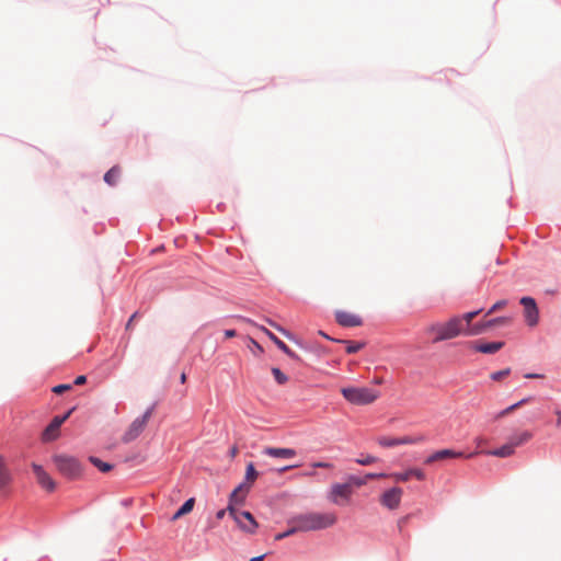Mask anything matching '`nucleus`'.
Returning a JSON list of instances; mask_svg holds the SVG:
<instances>
[{
	"instance_id": "23",
	"label": "nucleus",
	"mask_w": 561,
	"mask_h": 561,
	"mask_svg": "<svg viewBox=\"0 0 561 561\" xmlns=\"http://www.w3.org/2000/svg\"><path fill=\"white\" fill-rule=\"evenodd\" d=\"M194 504H195V500L193 497L185 501V503L174 513L171 520L174 522V520L181 518L182 516L188 514L190 512H192Z\"/></svg>"
},
{
	"instance_id": "24",
	"label": "nucleus",
	"mask_w": 561,
	"mask_h": 561,
	"mask_svg": "<svg viewBox=\"0 0 561 561\" xmlns=\"http://www.w3.org/2000/svg\"><path fill=\"white\" fill-rule=\"evenodd\" d=\"M121 176V168L115 165L113 168H111L104 175V181L111 185V186H114L118 179Z\"/></svg>"
},
{
	"instance_id": "38",
	"label": "nucleus",
	"mask_w": 561,
	"mask_h": 561,
	"mask_svg": "<svg viewBox=\"0 0 561 561\" xmlns=\"http://www.w3.org/2000/svg\"><path fill=\"white\" fill-rule=\"evenodd\" d=\"M71 389V385L69 383H62V385H58V386H55L53 388V392L56 393V394H61L68 390Z\"/></svg>"
},
{
	"instance_id": "53",
	"label": "nucleus",
	"mask_w": 561,
	"mask_h": 561,
	"mask_svg": "<svg viewBox=\"0 0 561 561\" xmlns=\"http://www.w3.org/2000/svg\"><path fill=\"white\" fill-rule=\"evenodd\" d=\"M237 453H238L237 447H232V449H231V456H232V457H234V456L237 455Z\"/></svg>"
},
{
	"instance_id": "39",
	"label": "nucleus",
	"mask_w": 561,
	"mask_h": 561,
	"mask_svg": "<svg viewBox=\"0 0 561 561\" xmlns=\"http://www.w3.org/2000/svg\"><path fill=\"white\" fill-rule=\"evenodd\" d=\"M409 471H410V476L416 478L417 480L422 481L425 479V473L421 469L411 468V469H409Z\"/></svg>"
},
{
	"instance_id": "2",
	"label": "nucleus",
	"mask_w": 561,
	"mask_h": 561,
	"mask_svg": "<svg viewBox=\"0 0 561 561\" xmlns=\"http://www.w3.org/2000/svg\"><path fill=\"white\" fill-rule=\"evenodd\" d=\"M481 312V310L470 311L465 313V320H466V335L472 336V335H479L484 332H486L489 329L508 324L511 322V319L507 317H497L488 321H482L478 323H472L473 319Z\"/></svg>"
},
{
	"instance_id": "16",
	"label": "nucleus",
	"mask_w": 561,
	"mask_h": 561,
	"mask_svg": "<svg viewBox=\"0 0 561 561\" xmlns=\"http://www.w3.org/2000/svg\"><path fill=\"white\" fill-rule=\"evenodd\" d=\"M263 454L273 458L291 459L297 453L293 448L265 447Z\"/></svg>"
},
{
	"instance_id": "19",
	"label": "nucleus",
	"mask_w": 561,
	"mask_h": 561,
	"mask_svg": "<svg viewBox=\"0 0 561 561\" xmlns=\"http://www.w3.org/2000/svg\"><path fill=\"white\" fill-rule=\"evenodd\" d=\"M514 453H515V447L511 440L500 448L486 451L488 455L495 456V457H502V458L510 457Z\"/></svg>"
},
{
	"instance_id": "1",
	"label": "nucleus",
	"mask_w": 561,
	"mask_h": 561,
	"mask_svg": "<svg viewBox=\"0 0 561 561\" xmlns=\"http://www.w3.org/2000/svg\"><path fill=\"white\" fill-rule=\"evenodd\" d=\"M296 523V529L299 531H313L333 526L336 523V516L333 513L310 512L293 517Z\"/></svg>"
},
{
	"instance_id": "57",
	"label": "nucleus",
	"mask_w": 561,
	"mask_h": 561,
	"mask_svg": "<svg viewBox=\"0 0 561 561\" xmlns=\"http://www.w3.org/2000/svg\"><path fill=\"white\" fill-rule=\"evenodd\" d=\"M374 381H375V383H378V385H379V383H381V382H382V379H381V378H376Z\"/></svg>"
},
{
	"instance_id": "31",
	"label": "nucleus",
	"mask_w": 561,
	"mask_h": 561,
	"mask_svg": "<svg viewBox=\"0 0 561 561\" xmlns=\"http://www.w3.org/2000/svg\"><path fill=\"white\" fill-rule=\"evenodd\" d=\"M272 374H273L275 380L277 381V383H279V385H284L288 380L287 376L280 369H278L276 367L272 368Z\"/></svg>"
},
{
	"instance_id": "47",
	"label": "nucleus",
	"mask_w": 561,
	"mask_h": 561,
	"mask_svg": "<svg viewBox=\"0 0 561 561\" xmlns=\"http://www.w3.org/2000/svg\"><path fill=\"white\" fill-rule=\"evenodd\" d=\"M525 378H528V379H541V378H543V375H540V374H526Z\"/></svg>"
},
{
	"instance_id": "52",
	"label": "nucleus",
	"mask_w": 561,
	"mask_h": 561,
	"mask_svg": "<svg viewBox=\"0 0 561 561\" xmlns=\"http://www.w3.org/2000/svg\"><path fill=\"white\" fill-rule=\"evenodd\" d=\"M483 442H484V439L482 437H477L476 438V443H477L478 446H480Z\"/></svg>"
},
{
	"instance_id": "3",
	"label": "nucleus",
	"mask_w": 561,
	"mask_h": 561,
	"mask_svg": "<svg viewBox=\"0 0 561 561\" xmlns=\"http://www.w3.org/2000/svg\"><path fill=\"white\" fill-rule=\"evenodd\" d=\"M341 393L352 404L365 405L375 402L380 392L368 387H344Z\"/></svg>"
},
{
	"instance_id": "12",
	"label": "nucleus",
	"mask_w": 561,
	"mask_h": 561,
	"mask_svg": "<svg viewBox=\"0 0 561 561\" xmlns=\"http://www.w3.org/2000/svg\"><path fill=\"white\" fill-rule=\"evenodd\" d=\"M32 468L38 484L46 491L53 492L56 489V482L53 478L39 465L33 463Z\"/></svg>"
},
{
	"instance_id": "7",
	"label": "nucleus",
	"mask_w": 561,
	"mask_h": 561,
	"mask_svg": "<svg viewBox=\"0 0 561 561\" xmlns=\"http://www.w3.org/2000/svg\"><path fill=\"white\" fill-rule=\"evenodd\" d=\"M352 493L351 483H334L330 489L328 499L333 504L344 505L350 501Z\"/></svg>"
},
{
	"instance_id": "45",
	"label": "nucleus",
	"mask_w": 561,
	"mask_h": 561,
	"mask_svg": "<svg viewBox=\"0 0 561 561\" xmlns=\"http://www.w3.org/2000/svg\"><path fill=\"white\" fill-rule=\"evenodd\" d=\"M85 381H87V377L84 375H80L75 379V385L81 386V385L85 383Z\"/></svg>"
},
{
	"instance_id": "50",
	"label": "nucleus",
	"mask_w": 561,
	"mask_h": 561,
	"mask_svg": "<svg viewBox=\"0 0 561 561\" xmlns=\"http://www.w3.org/2000/svg\"><path fill=\"white\" fill-rule=\"evenodd\" d=\"M225 514H226V510H220L217 512L216 517L218 519H221V518H224Z\"/></svg>"
},
{
	"instance_id": "8",
	"label": "nucleus",
	"mask_w": 561,
	"mask_h": 561,
	"mask_svg": "<svg viewBox=\"0 0 561 561\" xmlns=\"http://www.w3.org/2000/svg\"><path fill=\"white\" fill-rule=\"evenodd\" d=\"M443 325L445 329V336H447L448 340L455 339L460 334L466 335L467 327L465 314L453 317L448 321L444 322Z\"/></svg>"
},
{
	"instance_id": "22",
	"label": "nucleus",
	"mask_w": 561,
	"mask_h": 561,
	"mask_svg": "<svg viewBox=\"0 0 561 561\" xmlns=\"http://www.w3.org/2000/svg\"><path fill=\"white\" fill-rule=\"evenodd\" d=\"M476 454L477 453H471L469 455H465L461 451H455L453 449H442V450H438V455H439L440 460L451 459V458H461V457L471 458Z\"/></svg>"
},
{
	"instance_id": "46",
	"label": "nucleus",
	"mask_w": 561,
	"mask_h": 561,
	"mask_svg": "<svg viewBox=\"0 0 561 561\" xmlns=\"http://www.w3.org/2000/svg\"><path fill=\"white\" fill-rule=\"evenodd\" d=\"M137 314H138V312H135V313L129 318V320H128V321H127V323H126V330H130V329H131V327H133V322H134V320L136 319Z\"/></svg>"
},
{
	"instance_id": "40",
	"label": "nucleus",
	"mask_w": 561,
	"mask_h": 561,
	"mask_svg": "<svg viewBox=\"0 0 561 561\" xmlns=\"http://www.w3.org/2000/svg\"><path fill=\"white\" fill-rule=\"evenodd\" d=\"M271 327H273L274 329H276L277 331L282 332L284 335H286L287 337H290V334L284 329L282 328L280 325H278L276 322H274L273 320L271 319H266L265 320Z\"/></svg>"
},
{
	"instance_id": "29",
	"label": "nucleus",
	"mask_w": 561,
	"mask_h": 561,
	"mask_svg": "<svg viewBox=\"0 0 561 561\" xmlns=\"http://www.w3.org/2000/svg\"><path fill=\"white\" fill-rule=\"evenodd\" d=\"M289 524H290L291 527L288 530L284 531V533L277 534L275 536L276 540H282V539H284V538H286L288 536H291V535H294L296 533H299V530L296 529V523H294L293 518L289 520Z\"/></svg>"
},
{
	"instance_id": "56",
	"label": "nucleus",
	"mask_w": 561,
	"mask_h": 561,
	"mask_svg": "<svg viewBox=\"0 0 561 561\" xmlns=\"http://www.w3.org/2000/svg\"><path fill=\"white\" fill-rule=\"evenodd\" d=\"M319 334H321V335H322V336H324L325 339L331 340V337H330V336H328V335H327V333H324V332H322V331H320V332H319Z\"/></svg>"
},
{
	"instance_id": "54",
	"label": "nucleus",
	"mask_w": 561,
	"mask_h": 561,
	"mask_svg": "<svg viewBox=\"0 0 561 561\" xmlns=\"http://www.w3.org/2000/svg\"><path fill=\"white\" fill-rule=\"evenodd\" d=\"M295 467H296V466H286V467H284L283 469H280V472L286 471V470H289V469L295 468Z\"/></svg>"
},
{
	"instance_id": "44",
	"label": "nucleus",
	"mask_w": 561,
	"mask_h": 561,
	"mask_svg": "<svg viewBox=\"0 0 561 561\" xmlns=\"http://www.w3.org/2000/svg\"><path fill=\"white\" fill-rule=\"evenodd\" d=\"M251 344L254 346V354H261L263 353V347L253 339H250Z\"/></svg>"
},
{
	"instance_id": "17",
	"label": "nucleus",
	"mask_w": 561,
	"mask_h": 561,
	"mask_svg": "<svg viewBox=\"0 0 561 561\" xmlns=\"http://www.w3.org/2000/svg\"><path fill=\"white\" fill-rule=\"evenodd\" d=\"M425 333L427 335L433 336V343H438V342L448 340V337L445 336L444 325H443V323H439V322L428 325L425 329Z\"/></svg>"
},
{
	"instance_id": "27",
	"label": "nucleus",
	"mask_w": 561,
	"mask_h": 561,
	"mask_svg": "<svg viewBox=\"0 0 561 561\" xmlns=\"http://www.w3.org/2000/svg\"><path fill=\"white\" fill-rule=\"evenodd\" d=\"M336 342H341V340H335ZM342 343L347 344L346 352L348 354H354L360 351L364 346V342H352V341H342Z\"/></svg>"
},
{
	"instance_id": "36",
	"label": "nucleus",
	"mask_w": 561,
	"mask_h": 561,
	"mask_svg": "<svg viewBox=\"0 0 561 561\" xmlns=\"http://www.w3.org/2000/svg\"><path fill=\"white\" fill-rule=\"evenodd\" d=\"M346 483H351V488L353 485L362 486V485L366 484V479L365 478H358V477H355V476H351V477H348V481Z\"/></svg>"
},
{
	"instance_id": "20",
	"label": "nucleus",
	"mask_w": 561,
	"mask_h": 561,
	"mask_svg": "<svg viewBox=\"0 0 561 561\" xmlns=\"http://www.w3.org/2000/svg\"><path fill=\"white\" fill-rule=\"evenodd\" d=\"M247 493L248 488H245L243 484H240L231 493L229 505L233 506V504H242L244 502Z\"/></svg>"
},
{
	"instance_id": "51",
	"label": "nucleus",
	"mask_w": 561,
	"mask_h": 561,
	"mask_svg": "<svg viewBox=\"0 0 561 561\" xmlns=\"http://www.w3.org/2000/svg\"><path fill=\"white\" fill-rule=\"evenodd\" d=\"M264 559V556H259V557H254L252 559H250V561H263Z\"/></svg>"
},
{
	"instance_id": "49",
	"label": "nucleus",
	"mask_w": 561,
	"mask_h": 561,
	"mask_svg": "<svg viewBox=\"0 0 561 561\" xmlns=\"http://www.w3.org/2000/svg\"><path fill=\"white\" fill-rule=\"evenodd\" d=\"M556 415H557V426L561 427V411H557Z\"/></svg>"
},
{
	"instance_id": "48",
	"label": "nucleus",
	"mask_w": 561,
	"mask_h": 561,
	"mask_svg": "<svg viewBox=\"0 0 561 561\" xmlns=\"http://www.w3.org/2000/svg\"><path fill=\"white\" fill-rule=\"evenodd\" d=\"M237 335L236 331L234 330H226L225 331V336L227 339H231V337H234Z\"/></svg>"
},
{
	"instance_id": "55",
	"label": "nucleus",
	"mask_w": 561,
	"mask_h": 561,
	"mask_svg": "<svg viewBox=\"0 0 561 561\" xmlns=\"http://www.w3.org/2000/svg\"><path fill=\"white\" fill-rule=\"evenodd\" d=\"M185 381H186V375L182 374L181 375V382L184 383Z\"/></svg>"
},
{
	"instance_id": "35",
	"label": "nucleus",
	"mask_w": 561,
	"mask_h": 561,
	"mask_svg": "<svg viewBox=\"0 0 561 561\" xmlns=\"http://www.w3.org/2000/svg\"><path fill=\"white\" fill-rule=\"evenodd\" d=\"M378 459L374 456H370V455H366V456H362L359 458H357L355 461L358 463V465H362V466H368V465H371L374 462H376Z\"/></svg>"
},
{
	"instance_id": "34",
	"label": "nucleus",
	"mask_w": 561,
	"mask_h": 561,
	"mask_svg": "<svg viewBox=\"0 0 561 561\" xmlns=\"http://www.w3.org/2000/svg\"><path fill=\"white\" fill-rule=\"evenodd\" d=\"M510 373H511V369L505 368V369L492 373L490 375V378L494 381H500V380L504 379L505 377H507L510 375Z\"/></svg>"
},
{
	"instance_id": "18",
	"label": "nucleus",
	"mask_w": 561,
	"mask_h": 561,
	"mask_svg": "<svg viewBox=\"0 0 561 561\" xmlns=\"http://www.w3.org/2000/svg\"><path fill=\"white\" fill-rule=\"evenodd\" d=\"M11 483V474L3 459L0 457V492H5Z\"/></svg>"
},
{
	"instance_id": "15",
	"label": "nucleus",
	"mask_w": 561,
	"mask_h": 561,
	"mask_svg": "<svg viewBox=\"0 0 561 561\" xmlns=\"http://www.w3.org/2000/svg\"><path fill=\"white\" fill-rule=\"evenodd\" d=\"M469 344L471 348L483 354H494L504 346V342L501 341L490 343L470 342Z\"/></svg>"
},
{
	"instance_id": "13",
	"label": "nucleus",
	"mask_w": 561,
	"mask_h": 561,
	"mask_svg": "<svg viewBox=\"0 0 561 561\" xmlns=\"http://www.w3.org/2000/svg\"><path fill=\"white\" fill-rule=\"evenodd\" d=\"M335 321L345 328L360 327L363 324L359 316L343 310L335 311Z\"/></svg>"
},
{
	"instance_id": "37",
	"label": "nucleus",
	"mask_w": 561,
	"mask_h": 561,
	"mask_svg": "<svg viewBox=\"0 0 561 561\" xmlns=\"http://www.w3.org/2000/svg\"><path fill=\"white\" fill-rule=\"evenodd\" d=\"M507 305V300L503 299V300H499L497 302H495L491 308L490 310L486 312V316H490L492 314L493 312L497 311V310H501L502 308H504L505 306Z\"/></svg>"
},
{
	"instance_id": "10",
	"label": "nucleus",
	"mask_w": 561,
	"mask_h": 561,
	"mask_svg": "<svg viewBox=\"0 0 561 561\" xmlns=\"http://www.w3.org/2000/svg\"><path fill=\"white\" fill-rule=\"evenodd\" d=\"M403 490L394 486L385 491L380 496V504L389 510H397L400 506Z\"/></svg>"
},
{
	"instance_id": "28",
	"label": "nucleus",
	"mask_w": 561,
	"mask_h": 561,
	"mask_svg": "<svg viewBox=\"0 0 561 561\" xmlns=\"http://www.w3.org/2000/svg\"><path fill=\"white\" fill-rule=\"evenodd\" d=\"M90 461L102 472H108L112 469V465L103 462L101 459L96 457H90Z\"/></svg>"
},
{
	"instance_id": "21",
	"label": "nucleus",
	"mask_w": 561,
	"mask_h": 561,
	"mask_svg": "<svg viewBox=\"0 0 561 561\" xmlns=\"http://www.w3.org/2000/svg\"><path fill=\"white\" fill-rule=\"evenodd\" d=\"M531 401V397H528V398H524L522 400H519L518 402L507 407L506 409L500 411L496 415H495V420H500L506 415H508L510 413L514 412L515 410L522 408L523 405H525L526 403L530 402Z\"/></svg>"
},
{
	"instance_id": "32",
	"label": "nucleus",
	"mask_w": 561,
	"mask_h": 561,
	"mask_svg": "<svg viewBox=\"0 0 561 561\" xmlns=\"http://www.w3.org/2000/svg\"><path fill=\"white\" fill-rule=\"evenodd\" d=\"M388 477L392 478L397 482H405L411 478L409 470H407L404 472H394V473L388 474Z\"/></svg>"
},
{
	"instance_id": "14",
	"label": "nucleus",
	"mask_w": 561,
	"mask_h": 561,
	"mask_svg": "<svg viewBox=\"0 0 561 561\" xmlns=\"http://www.w3.org/2000/svg\"><path fill=\"white\" fill-rule=\"evenodd\" d=\"M241 320L247 322V323H249V324L257 327L263 333H265L268 336V339L271 341H273L275 343V345L280 351H283L285 354H287L290 357H296L295 353L282 340H279L273 332H271L268 329H266L265 327H261V325L255 324L251 319H248V318H241Z\"/></svg>"
},
{
	"instance_id": "42",
	"label": "nucleus",
	"mask_w": 561,
	"mask_h": 561,
	"mask_svg": "<svg viewBox=\"0 0 561 561\" xmlns=\"http://www.w3.org/2000/svg\"><path fill=\"white\" fill-rule=\"evenodd\" d=\"M435 461H440V458H439V455H438V450L433 453L431 456H428L426 459H425V463L426 465H431Z\"/></svg>"
},
{
	"instance_id": "43",
	"label": "nucleus",
	"mask_w": 561,
	"mask_h": 561,
	"mask_svg": "<svg viewBox=\"0 0 561 561\" xmlns=\"http://www.w3.org/2000/svg\"><path fill=\"white\" fill-rule=\"evenodd\" d=\"M386 477H388V474L387 473H382V472H380V473H368V474H366L365 479L367 481L369 479H380V478H386Z\"/></svg>"
},
{
	"instance_id": "4",
	"label": "nucleus",
	"mask_w": 561,
	"mask_h": 561,
	"mask_svg": "<svg viewBox=\"0 0 561 561\" xmlns=\"http://www.w3.org/2000/svg\"><path fill=\"white\" fill-rule=\"evenodd\" d=\"M53 460L57 470L68 479L75 480L82 474V466L75 457L56 455Z\"/></svg>"
},
{
	"instance_id": "30",
	"label": "nucleus",
	"mask_w": 561,
	"mask_h": 561,
	"mask_svg": "<svg viewBox=\"0 0 561 561\" xmlns=\"http://www.w3.org/2000/svg\"><path fill=\"white\" fill-rule=\"evenodd\" d=\"M259 473L257 471L255 470L254 466L252 462H250L248 466H247V470H245V480L249 481V482H253L255 481V479L257 478Z\"/></svg>"
},
{
	"instance_id": "33",
	"label": "nucleus",
	"mask_w": 561,
	"mask_h": 561,
	"mask_svg": "<svg viewBox=\"0 0 561 561\" xmlns=\"http://www.w3.org/2000/svg\"><path fill=\"white\" fill-rule=\"evenodd\" d=\"M75 408L70 409L65 415H61V416H55L53 420H51V424L55 425L56 427L60 428V426L64 424V422L71 415V413L73 412Z\"/></svg>"
},
{
	"instance_id": "9",
	"label": "nucleus",
	"mask_w": 561,
	"mask_h": 561,
	"mask_svg": "<svg viewBox=\"0 0 561 561\" xmlns=\"http://www.w3.org/2000/svg\"><path fill=\"white\" fill-rule=\"evenodd\" d=\"M520 305L524 307V318L528 327L534 328L539 323V309L534 298L523 297Z\"/></svg>"
},
{
	"instance_id": "26",
	"label": "nucleus",
	"mask_w": 561,
	"mask_h": 561,
	"mask_svg": "<svg viewBox=\"0 0 561 561\" xmlns=\"http://www.w3.org/2000/svg\"><path fill=\"white\" fill-rule=\"evenodd\" d=\"M531 436V433L525 431L518 435L513 436L510 440L514 444V447L516 448L517 446H520L530 440Z\"/></svg>"
},
{
	"instance_id": "11",
	"label": "nucleus",
	"mask_w": 561,
	"mask_h": 561,
	"mask_svg": "<svg viewBox=\"0 0 561 561\" xmlns=\"http://www.w3.org/2000/svg\"><path fill=\"white\" fill-rule=\"evenodd\" d=\"M424 440V437L423 436H417V437H413V436H403V437H399V438H396V437H388V436H381L377 439V443L381 446V447H394V446H398V445H412V444H419V443H422Z\"/></svg>"
},
{
	"instance_id": "25",
	"label": "nucleus",
	"mask_w": 561,
	"mask_h": 561,
	"mask_svg": "<svg viewBox=\"0 0 561 561\" xmlns=\"http://www.w3.org/2000/svg\"><path fill=\"white\" fill-rule=\"evenodd\" d=\"M59 436V428L49 423L42 434L44 442L55 440Z\"/></svg>"
},
{
	"instance_id": "5",
	"label": "nucleus",
	"mask_w": 561,
	"mask_h": 561,
	"mask_svg": "<svg viewBox=\"0 0 561 561\" xmlns=\"http://www.w3.org/2000/svg\"><path fill=\"white\" fill-rule=\"evenodd\" d=\"M153 412V408H149L144 415L135 419L133 423L129 425L128 430L125 432L123 436V440L125 443L133 442L136 439L147 426L149 419L151 417Z\"/></svg>"
},
{
	"instance_id": "41",
	"label": "nucleus",
	"mask_w": 561,
	"mask_h": 561,
	"mask_svg": "<svg viewBox=\"0 0 561 561\" xmlns=\"http://www.w3.org/2000/svg\"><path fill=\"white\" fill-rule=\"evenodd\" d=\"M311 467L322 468V469H332L334 466L331 462L317 461V462L311 463Z\"/></svg>"
},
{
	"instance_id": "6",
	"label": "nucleus",
	"mask_w": 561,
	"mask_h": 561,
	"mask_svg": "<svg viewBox=\"0 0 561 561\" xmlns=\"http://www.w3.org/2000/svg\"><path fill=\"white\" fill-rule=\"evenodd\" d=\"M227 511L233 517V519L242 530L250 534H253L255 531L257 523L255 522L253 515L250 512H239L232 505H228Z\"/></svg>"
}]
</instances>
